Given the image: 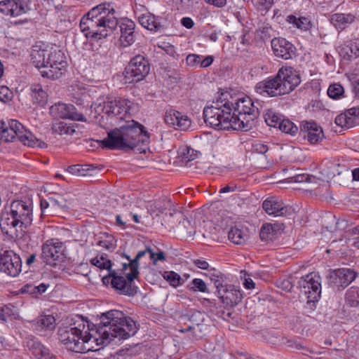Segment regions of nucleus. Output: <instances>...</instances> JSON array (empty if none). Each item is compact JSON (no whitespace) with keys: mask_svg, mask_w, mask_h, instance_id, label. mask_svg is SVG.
Returning a JSON list of instances; mask_svg holds the SVG:
<instances>
[{"mask_svg":"<svg viewBox=\"0 0 359 359\" xmlns=\"http://www.w3.org/2000/svg\"><path fill=\"white\" fill-rule=\"evenodd\" d=\"M276 229L273 224H265L260 230L259 236L262 241H271L276 238Z\"/></svg>","mask_w":359,"mask_h":359,"instance_id":"36","label":"nucleus"},{"mask_svg":"<svg viewBox=\"0 0 359 359\" xmlns=\"http://www.w3.org/2000/svg\"><path fill=\"white\" fill-rule=\"evenodd\" d=\"M11 99V92L8 87L0 86V100L6 102Z\"/></svg>","mask_w":359,"mask_h":359,"instance_id":"54","label":"nucleus"},{"mask_svg":"<svg viewBox=\"0 0 359 359\" xmlns=\"http://www.w3.org/2000/svg\"><path fill=\"white\" fill-rule=\"evenodd\" d=\"M355 17L351 14L335 13L331 16V23L337 29L342 30L347 25L354 21Z\"/></svg>","mask_w":359,"mask_h":359,"instance_id":"32","label":"nucleus"},{"mask_svg":"<svg viewBox=\"0 0 359 359\" xmlns=\"http://www.w3.org/2000/svg\"><path fill=\"white\" fill-rule=\"evenodd\" d=\"M43 45L33 46L31 51V60L34 66L39 69H48V57L51 56V50L43 48Z\"/></svg>","mask_w":359,"mask_h":359,"instance_id":"22","label":"nucleus"},{"mask_svg":"<svg viewBox=\"0 0 359 359\" xmlns=\"http://www.w3.org/2000/svg\"><path fill=\"white\" fill-rule=\"evenodd\" d=\"M262 208L265 212L275 217L285 216L290 213L291 208L284 204L281 199L271 196L264 201Z\"/></svg>","mask_w":359,"mask_h":359,"instance_id":"18","label":"nucleus"},{"mask_svg":"<svg viewBox=\"0 0 359 359\" xmlns=\"http://www.w3.org/2000/svg\"><path fill=\"white\" fill-rule=\"evenodd\" d=\"M65 120L57 119L53 121L52 129L54 133L60 135L67 133V123Z\"/></svg>","mask_w":359,"mask_h":359,"instance_id":"45","label":"nucleus"},{"mask_svg":"<svg viewBox=\"0 0 359 359\" xmlns=\"http://www.w3.org/2000/svg\"><path fill=\"white\" fill-rule=\"evenodd\" d=\"M271 43L273 54L278 58L286 60L296 55V47L284 38H274Z\"/></svg>","mask_w":359,"mask_h":359,"instance_id":"15","label":"nucleus"},{"mask_svg":"<svg viewBox=\"0 0 359 359\" xmlns=\"http://www.w3.org/2000/svg\"><path fill=\"white\" fill-rule=\"evenodd\" d=\"M228 92L221 96L210 107L203 109L205 123L216 130H234L232 116V104L227 99Z\"/></svg>","mask_w":359,"mask_h":359,"instance_id":"6","label":"nucleus"},{"mask_svg":"<svg viewBox=\"0 0 359 359\" xmlns=\"http://www.w3.org/2000/svg\"><path fill=\"white\" fill-rule=\"evenodd\" d=\"M217 286V295L221 302L226 306L238 304L242 299L241 292L235 289L232 285H219Z\"/></svg>","mask_w":359,"mask_h":359,"instance_id":"19","label":"nucleus"},{"mask_svg":"<svg viewBox=\"0 0 359 359\" xmlns=\"http://www.w3.org/2000/svg\"><path fill=\"white\" fill-rule=\"evenodd\" d=\"M97 245L107 250L113 251L116 248L114 236L107 232H100L95 238Z\"/></svg>","mask_w":359,"mask_h":359,"instance_id":"31","label":"nucleus"},{"mask_svg":"<svg viewBox=\"0 0 359 359\" xmlns=\"http://www.w3.org/2000/svg\"><path fill=\"white\" fill-rule=\"evenodd\" d=\"M38 323L43 327L52 330L55 327V319L52 315H46L41 316Z\"/></svg>","mask_w":359,"mask_h":359,"instance_id":"46","label":"nucleus"},{"mask_svg":"<svg viewBox=\"0 0 359 359\" xmlns=\"http://www.w3.org/2000/svg\"><path fill=\"white\" fill-rule=\"evenodd\" d=\"M109 274L102 278V283L105 285L109 284L120 294L134 296L137 292V286L128 285L123 276L118 274L116 270L110 269Z\"/></svg>","mask_w":359,"mask_h":359,"instance_id":"10","label":"nucleus"},{"mask_svg":"<svg viewBox=\"0 0 359 359\" xmlns=\"http://www.w3.org/2000/svg\"><path fill=\"white\" fill-rule=\"evenodd\" d=\"M102 168V165L97 167L93 165H69V173L77 176H93Z\"/></svg>","mask_w":359,"mask_h":359,"instance_id":"28","label":"nucleus"},{"mask_svg":"<svg viewBox=\"0 0 359 359\" xmlns=\"http://www.w3.org/2000/svg\"><path fill=\"white\" fill-rule=\"evenodd\" d=\"M57 244V252L54 254V258L53 259V263L51 265L55 268H58L62 271H65L67 268V249L65 243L61 242L59 239L56 243Z\"/></svg>","mask_w":359,"mask_h":359,"instance_id":"26","label":"nucleus"},{"mask_svg":"<svg viewBox=\"0 0 359 359\" xmlns=\"http://www.w3.org/2000/svg\"><path fill=\"white\" fill-rule=\"evenodd\" d=\"M149 133L144 126L131 120L127 124L109 132L107 137L98 141L102 148L123 151L136 150L146 153L149 143Z\"/></svg>","mask_w":359,"mask_h":359,"instance_id":"2","label":"nucleus"},{"mask_svg":"<svg viewBox=\"0 0 359 359\" xmlns=\"http://www.w3.org/2000/svg\"><path fill=\"white\" fill-rule=\"evenodd\" d=\"M213 62V57L212 56H207L202 60H201V67H209Z\"/></svg>","mask_w":359,"mask_h":359,"instance_id":"63","label":"nucleus"},{"mask_svg":"<svg viewBox=\"0 0 359 359\" xmlns=\"http://www.w3.org/2000/svg\"><path fill=\"white\" fill-rule=\"evenodd\" d=\"M346 301L347 304L352 306L356 307L359 306V287H351L346 293Z\"/></svg>","mask_w":359,"mask_h":359,"instance_id":"38","label":"nucleus"},{"mask_svg":"<svg viewBox=\"0 0 359 359\" xmlns=\"http://www.w3.org/2000/svg\"><path fill=\"white\" fill-rule=\"evenodd\" d=\"M50 205L52 208H65L67 206V200L59 194H55L50 196Z\"/></svg>","mask_w":359,"mask_h":359,"instance_id":"47","label":"nucleus"},{"mask_svg":"<svg viewBox=\"0 0 359 359\" xmlns=\"http://www.w3.org/2000/svg\"><path fill=\"white\" fill-rule=\"evenodd\" d=\"M147 254H149V259L152 260L154 264H156L157 261H164L165 259V254L162 251L155 253L149 248V251L147 252Z\"/></svg>","mask_w":359,"mask_h":359,"instance_id":"51","label":"nucleus"},{"mask_svg":"<svg viewBox=\"0 0 359 359\" xmlns=\"http://www.w3.org/2000/svg\"><path fill=\"white\" fill-rule=\"evenodd\" d=\"M320 277L316 274L309 273L302 277L299 281L300 287L306 294H308L309 301H318L321 294V285L319 282Z\"/></svg>","mask_w":359,"mask_h":359,"instance_id":"14","label":"nucleus"},{"mask_svg":"<svg viewBox=\"0 0 359 359\" xmlns=\"http://www.w3.org/2000/svg\"><path fill=\"white\" fill-rule=\"evenodd\" d=\"M138 20L143 27L151 31H157L161 27L159 18L150 13L141 15Z\"/></svg>","mask_w":359,"mask_h":359,"instance_id":"29","label":"nucleus"},{"mask_svg":"<svg viewBox=\"0 0 359 359\" xmlns=\"http://www.w3.org/2000/svg\"><path fill=\"white\" fill-rule=\"evenodd\" d=\"M348 114V109L335 118V123L341 127L352 128L357 124V120Z\"/></svg>","mask_w":359,"mask_h":359,"instance_id":"35","label":"nucleus"},{"mask_svg":"<svg viewBox=\"0 0 359 359\" xmlns=\"http://www.w3.org/2000/svg\"><path fill=\"white\" fill-rule=\"evenodd\" d=\"M252 4L259 11H268L273 4V0H252Z\"/></svg>","mask_w":359,"mask_h":359,"instance_id":"48","label":"nucleus"},{"mask_svg":"<svg viewBox=\"0 0 359 359\" xmlns=\"http://www.w3.org/2000/svg\"><path fill=\"white\" fill-rule=\"evenodd\" d=\"M266 124L271 127L278 128L281 119L273 111L269 110L264 115Z\"/></svg>","mask_w":359,"mask_h":359,"instance_id":"44","label":"nucleus"},{"mask_svg":"<svg viewBox=\"0 0 359 359\" xmlns=\"http://www.w3.org/2000/svg\"><path fill=\"white\" fill-rule=\"evenodd\" d=\"M357 273L351 269L342 268L330 272L327 276L328 285L334 290L347 287L355 280Z\"/></svg>","mask_w":359,"mask_h":359,"instance_id":"12","label":"nucleus"},{"mask_svg":"<svg viewBox=\"0 0 359 359\" xmlns=\"http://www.w3.org/2000/svg\"><path fill=\"white\" fill-rule=\"evenodd\" d=\"M282 132L294 135L297 131V126L289 119H281L278 127Z\"/></svg>","mask_w":359,"mask_h":359,"instance_id":"40","label":"nucleus"},{"mask_svg":"<svg viewBox=\"0 0 359 359\" xmlns=\"http://www.w3.org/2000/svg\"><path fill=\"white\" fill-rule=\"evenodd\" d=\"M115 11L109 3L92 8L80 20V28L87 38L99 40L107 37L117 27Z\"/></svg>","mask_w":359,"mask_h":359,"instance_id":"3","label":"nucleus"},{"mask_svg":"<svg viewBox=\"0 0 359 359\" xmlns=\"http://www.w3.org/2000/svg\"><path fill=\"white\" fill-rule=\"evenodd\" d=\"M22 269V261L17 254L12 250L0 251V271L8 276L16 277Z\"/></svg>","mask_w":359,"mask_h":359,"instance_id":"11","label":"nucleus"},{"mask_svg":"<svg viewBox=\"0 0 359 359\" xmlns=\"http://www.w3.org/2000/svg\"><path fill=\"white\" fill-rule=\"evenodd\" d=\"M201 57V56L196 54H189L187 57L186 61L188 65L195 66L200 63Z\"/></svg>","mask_w":359,"mask_h":359,"instance_id":"55","label":"nucleus"},{"mask_svg":"<svg viewBox=\"0 0 359 359\" xmlns=\"http://www.w3.org/2000/svg\"><path fill=\"white\" fill-rule=\"evenodd\" d=\"M50 113L54 120L67 118V105L65 103L57 102L50 108Z\"/></svg>","mask_w":359,"mask_h":359,"instance_id":"33","label":"nucleus"},{"mask_svg":"<svg viewBox=\"0 0 359 359\" xmlns=\"http://www.w3.org/2000/svg\"><path fill=\"white\" fill-rule=\"evenodd\" d=\"M301 81L299 72L291 67H283L274 77L257 83L255 89L259 94L278 97L290 93Z\"/></svg>","mask_w":359,"mask_h":359,"instance_id":"5","label":"nucleus"},{"mask_svg":"<svg viewBox=\"0 0 359 359\" xmlns=\"http://www.w3.org/2000/svg\"><path fill=\"white\" fill-rule=\"evenodd\" d=\"M32 206L22 201H13L8 209L1 212L0 228L4 234L12 239L24 237L33 221Z\"/></svg>","mask_w":359,"mask_h":359,"instance_id":"4","label":"nucleus"},{"mask_svg":"<svg viewBox=\"0 0 359 359\" xmlns=\"http://www.w3.org/2000/svg\"><path fill=\"white\" fill-rule=\"evenodd\" d=\"M229 239L235 244L241 245L246 241V235L238 228H231L228 233Z\"/></svg>","mask_w":359,"mask_h":359,"instance_id":"39","label":"nucleus"},{"mask_svg":"<svg viewBox=\"0 0 359 359\" xmlns=\"http://www.w3.org/2000/svg\"><path fill=\"white\" fill-rule=\"evenodd\" d=\"M300 132L304 134V138L313 144L319 142L323 137L322 128L313 121H302Z\"/></svg>","mask_w":359,"mask_h":359,"instance_id":"20","label":"nucleus"},{"mask_svg":"<svg viewBox=\"0 0 359 359\" xmlns=\"http://www.w3.org/2000/svg\"><path fill=\"white\" fill-rule=\"evenodd\" d=\"M344 93V88L339 83H334L329 86L327 95L332 99L339 98Z\"/></svg>","mask_w":359,"mask_h":359,"instance_id":"42","label":"nucleus"},{"mask_svg":"<svg viewBox=\"0 0 359 359\" xmlns=\"http://www.w3.org/2000/svg\"><path fill=\"white\" fill-rule=\"evenodd\" d=\"M1 139L4 140L6 142H13L17 136L14 134H11V132L8 127L6 126V128L1 130Z\"/></svg>","mask_w":359,"mask_h":359,"instance_id":"52","label":"nucleus"},{"mask_svg":"<svg viewBox=\"0 0 359 359\" xmlns=\"http://www.w3.org/2000/svg\"><path fill=\"white\" fill-rule=\"evenodd\" d=\"M81 315L72 314L69 316V333L74 336L69 337V350L72 353L69 358H74V353H86L91 351L93 346H88V342L93 339L97 345L108 344L114 339L125 340L133 337L138 330L136 323L122 311L110 310L102 313L100 323L92 325Z\"/></svg>","mask_w":359,"mask_h":359,"instance_id":"1","label":"nucleus"},{"mask_svg":"<svg viewBox=\"0 0 359 359\" xmlns=\"http://www.w3.org/2000/svg\"><path fill=\"white\" fill-rule=\"evenodd\" d=\"M27 11V4L22 0H4L0 1V13L12 17L19 16Z\"/></svg>","mask_w":359,"mask_h":359,"instance_id":"21","label":"nucleus"},{"mask_svg":"<svg viewBox=\"0 0 359 359\" xmlns=\"http://www.w3.org/2000/svg\"><path fill=\"white\" fill-rule=\"evenodd\" d=\"M196 154L195 153V151L192 149H187V153L184 152L182 155V160L185 162H189L191 161H193L196 158Z\"/></svg>","mask_w":359,"mask_h":359,"instance_id":"56","label":"nucleus"},{"mask_svg":"<svg viewBox=\"0 0 359 359\" xmlns=\"http://www.w3.org/2000/svg\"><path fill=\"white\" fill-rule=\"evenodd\" d=\"M214 272L211 273L210 275V280L214 283L216 288L217 289V286H219V285H223L220 281L221 273L220 272H217L216 270H213Z\"/></svg>","mask_w":359,"mask_h":359,"instance_id":"57","label":"nucleus"},{"mask_svg":"<svg viewBox=\"0 0 359 359\" xmlns=\"http://www.w3.org/2000/svg\"><path fill=\"white\" fill-rule=\"evenodd\" d=\"M58 238H51L46 241L41 248V258L46 264H52L54 254L57 252Z\"/></svg>","mask_w":359,"mask_h":359,"instance_id":"27","label":"nucleus"},{"mask_svg":"<svg viewBox=\"0 0 359 359\" xmlns=\"http://www.w3.org/2000/svg\"><path fill=\"white\" fill-rule=\"evenodd\" d=\"M8 127L11 134L15 135L19 140L23 142L25 145L32 147L39 145V144H38L39 140H37L30 131L25 130L24 126L17 120H11Z\"/></svg>","mask_w":359,"mask_h":359,"instance_id":"17","label":"nucleus"},{"mask_svg":"<svg viewBox=\"0 0 359 359\" xmlns=\"http://www.w3.org/2000/svg\"><path fill=\"white\" fill-rule=\"evenodd\" d=\"M86 121V118L82 113L78 112L76 109L69 104V120Z\"/></svg>","mask_w":359,"mask_h":359,"instance_id":"49","label":"nucleus"},{"mask_svg":"<svg viewBox=\"0 0 359 359\" xmlns=\"http://www.w3.org/2000/svg\"><path fill=\"white\" fill-rule=\"evenodd\" d=\"M21 293L35 294L36 285L32 284H26L20 288Z\"/></svg>","mask_w":359,"mask_h":359,"instance_id":"58","label":"nucleus"},{"mask_svg":"<svg viewBox=\"0 0 359 359\" xmlns=\"http://www.w3.org/2000/svg\"><path fill=\"white\" fill-rule=\"evenodd\" d=\"M30 90L33 103L40 106H44L47 103L48 95L41 84H33Z\"/></svg>","mask_w":359,"mask_h":359,"instance_id":"30","label":"nucleus"},{"mask_svg":"<svg viewBox=\"0 0 359 359\" xmlns=\"http://www.w3.org/2000/svg\"><path fill=\"white\" fill-rule=\"evenodd\" d=\"M191 285L188 286L189 290L194 292H208V288L205 283L201 278H194L191 281Z\"/></svg>","mask_w":359,"mask_h":359,"instance_id":"43","label":"nucleus"},{"mask_svg":"<svg viewBox=\"0 0 359 359\" xmlns=\"http://www.w3.org/2000/svg\"><path fill=\"white\" fill-rule=\"evenodd\" d=\"M194 263L197 267L201 269H207L209 266L208 263L206 261L202 259H196L194 260Z\"/></svg>","mask_w":359,"mask_h":359,"instance_id":"64","label":"nucleus"},{"mask_svg":"<svg viewBox=\"0 0 359 359\" xmlns=\"http://www.w3.org/2000/svg\"><path fill=\"white\" fill-rule=\"evenodd\" d=\"M163 277L170 285L175 287L182 284L180 276L174 271H165L163 274Z\"/></svg>","mask_w":359,"mask_h":359,"instance_id":"41","label":"nucleus"},{"mask_svg":"<svg viewBox=\"0 0 359 359\" xmlns=\"http://www.w3.org/2000/svg\"><path fill=\"white\" fill-rule=\"evenodd\" d=\"M287 21L294 25L297 28L303 31L309 30L313 25L311 21L305 17L297 18L291 15L287 16Z\"/></svg>","mask_w":359,"mask_h":359,"instance_id":"34","label":"nucleus"},{"mask_svg":"<svg viewBox=\"0 0 359 359\" xmlns=\"http://www.w3.org/2000/svg\"><path fill=\"white\" fill-rule=\"evenodd\" d=\"M339 50V53L341 56H342L344 59H349L352 57L353 53V44H344L342 46H340Z\"/></svg>","mask_w":359,"mask_h":359,"instance_id":"50","label":"nucleus"},{"mask_svg":"<svg viewBox=\"0 0 359 359\" xmlns=\"http://www.w3.org/2000/svg\"><path fill=\"white\" fill-rule=\"evenodd\" d=\"M207 4L217 8H223L226 5L227 0H204Z\"/></svg>","mask_w":359,"mask_h":359,"instance_id":"59","label":"nucleus"},{"mask_svg":"<svg viewBox=\"0 0 359 359\" xmlns=\"http://www.w3.org/2000/svg\"><path fill=\"white\" fill-rule=\"evenodd\" d=\"M164 121L168 126L181 130H188L191 125V121L188 116L173 109L166 110Z\"/></svg>","mask_w":359,"mask_h":359,"instance_id":"16","label":"nucleus"},{"mask_svg":"<svg viewBox=\"0 0 359 359\" xmlns=\"http://www.w3.org/2000/svg\"><path fill=\"white\" fill-rule=\"evenodd\" d=\"M51 50V56L48 57V69L40 71L44 78L58 79L67 72L65 55L60 50Z\"/></svg>","mask_w":359,"mask_h":359,"instance_id":"9","label":"nucleus"},{"mask_svg":"<svg viewBox=\"0 0 359 359\" xmlns=\"http://www.w3.org/2000/svg\"><path fill=\"white\" fill-rule=\"evenodd\" d=\"M58 339L66 344L67 343V327L60 326L57 331Z\"/></svg>","mask_w":359,"mask_h":359,"instance_id":"53","label":"nucleus"},{"mask_svg":"<svg viewBox=\"0 0 359 359\" xmlns=\"http://www.w3.org/2000/svg\"><path fill=\"white\" fill-rule=\"evenodd\" d=\"M135 27L134 22L128 19H126L121 22L119 26L120 41L124 46H130L135 41Z\"/></svg>","mask_w":359,"mask_h":359,"instance_id":"25","label":"nucleus"},{"mask_svg":"<svg viewBox=\"0 0 359 359\" xmlns=\"http://www.w3.org/2000/svg\"><path fill=\"white\" fill-rule=\"evenodd\" d=\"M150 71L149 62L142 55L133 57L124 71L126 83L139 82L145 78Z\"/></svg>","mask_w":359,"mask_h":359,"instance_id":"8","label":"nucleus"},{"mask_svg":"<svg viewBox=\"0 0 359 359\" xmlns=\"http://www.w3.org/2000/svg\"><path fill=\"white\" fill-rule=\"evenodd\" d=\"M131 102L127 99L115 98L104 103L103 111L109 117L123 120L130 109Z\"/></svg>","mask_w":359,"mask_h":359,"instance_id":"13","label":"nucleus"},{"mask_svg":"<svg viewBox=\"0 0 359 359\" xmlns=\"http://www.w3.org/2000/svg\"><path fill=\"white\" fill-rule=\"evenodd\" d=\"M182 25L187 29H191L193 27L194 23V21L190 18H182L181 20Z\"/></svg>","mask_w":359,"mask_h":359,"instance_id":"61","label":"nucleus"},{"mask_svg":"<svg viewBox=\"0 0 359 359\" xmlns=\"http://www.w3.org/2000/svg\"><path fill=\"white\" fill-rule=\"evenodd\" d=\"M40 206L41 209V212L43 213L46 209H48L50 205V197L48 198V201L44 198H41L40 200Z\"/></svg>","mask_w":359,"mask_h":359,"instance_id":"62","label":"nucleus"},{"mask_svg":"<svg viewBox=\"0 0 359 359\" xmlns=\"http://www.w3.org/2000/svg\"><path fill=\"white\" fill-rule=\"evenodd\" d=\"M232 104L233 123L234 130L248 131L255 126V121L259 116V111L249 97H242L230 100Z\"/></svg>","mask_w":359,"mask_h":359,"instance_id":"7","label":"nucleus"},{"mask_svg":"<svg viewBox=\"0 0 359 359\" xmlns=\"http://www.w3.org/2000/svg\"><path fill=\"white\" fill-rule=\"evenodd\" d=\"M348 114L351 115V116L354 117L355 118V120H357V124L359 123V107L348 109Z\"/></svg>","mask_w":359,"mask_h":359,"instance_id":"60","label":"nucleus"},{"mask_svg":"<svg viewBox=\"0 0 359 359\" xmlns=\"http://www.w3.org/2000/svg\"><path fill=\"white\" fill-rule=\"evenodd\" d=\"M149 251V248H147L144 250L140 251L135 256V257L133 259H130V256L123 254V257H125L129 261L130 269V272L128 273L126 275V280L128 285H130L132 286H136L135 285L134 280L139 277V260L143 257L145 255L147 254V252Z\"/></svg>","mask_w":359,"mask_h":359,"instance_id":"23","label":"nucleus"},{"mask_svg":"<svg viewBox=\"0 0 359 359\" xmlns=\"http://www.w3.org/2000/svg\"><path fill=\"white\" fill-rule=\"evenodd\" d=\"M91 264L100 268V269H107V271L112 269L111 261L107 259V255L105 254L101 256H97L90 259Z\"/></svg>","mask_w":359,"mask_h":359,"instance_id":"37","label":"nucleus"},{"mask_svg":"<svg viewBox=\"0 0 359 359\" xmlns=\"http://www.w3.org/2000/svg\"><path fill=\"white\" fill-rule=\"evenodd\" d=\"M27 346L37 359H55L50 355L49 350L33 336L27 339Z\"/></svg>","mask_w":359,"mask_h":359,"instance_id":"24","label":"nucleus"}]
</instances>
